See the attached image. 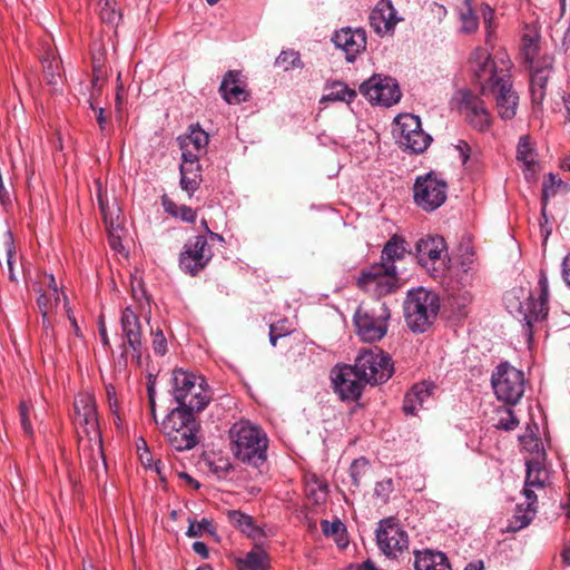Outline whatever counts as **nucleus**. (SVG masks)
<instances>
[{"label":"nucleus","instance_id":"14","mask_svg":"<svg viewBox=\"0 0 570 570\" xmlns=\"http://www.w3.org/2000/svg\"><path fill=\"white\" fill-rule=\"evenodd\" d=\"M379 549L389 558H397L409 548V537L394 518L381 520L376 529Z\"/></svg>","mask_w":570,"mask_h":570},{"label":"nucleus","instance_id":"38","mask_svg":"<svg viewBox=\"0 0 570 570\" xmlns=\"http://www.w3.org/2000/svg\"><path fill=\"white\" fill-rule=\"evenodd\" d=\"M276 66L282 67L284 70L294 68H302L299 53L295 50H284L279 53L275 61Z\"/></svg>","mask_w":570,"mask_h":570},{"label":"nucleus","instance_id":"35","mask_svg":"<svg viewBox=\"0 0 570 570\" xmlns=\"http://www.w3.org/2000/svg\"><path fill=\"white\" fill-rule=\"evenodd\" d=\"M240 570H266L268 558L264 550L255 548L238 562Z\"/></svg>","mask_w":570,"mask_h":570},{"label":"nucleus","instance_id":"45","mask_svg":"<svg viewBox=\"0 0 570 570\" xmlns=\"http://www.w3.org/2000/svg\"><path fill=\"white\" fill-rule=\"evenodd\" d=\"M306 494L311 500L314 501V503L320 504L326 499L327 485L318 480H315L314 483L307 484Z\"/></svg>","mask_w":570,"mask_h":570},{"label":"nucleus","instance_id":"53","mask_svg":"<svg viewBox=\"0 0 570 570\" xmlns=\"http://www.w3.org/2000/svg\"><path fill=\"white\" fill-rule=\"evenodd\" d=\"M7 245H8V249H7V265H8L9 278L12 282H17V277H16L14 272H13V256H14V252H13V240H12L11 233H8Z\"/></svg>","mask_w":570,"mask_h":570},{"label":"nucleus","instance_id":"12","mask_svg":"<svg viewBox=\"0 0 570 570\" xmlns=\"http://www.w3.org/2000/svg\"><path fill=\"white\" fill-rule=\"evenodd\" d=\"M448 184L433 171L419 176L413 186L414 203L425 212H433L446 200Z\"/></svg>","mask_w":570,"mask_h":570},{"label":"nucleus","instance_id":"55","mask_svg":"<svg viewBox=\"0 0 570 570\" xmlns=\"http://www.w3.org/2000/svg\"><path fill=\"white\" fill-rule=\"evenodd\" d=\"M90 109L95 112L96 120L99 125V129L105 132L108 125V117L105 114V109L101 107H97L94 105V102L90 101L89 104Z\"/></svg>","mask_w":570,"mask_h":570},{"label":"nucleus","instance_id":"11","mask_svg":"<svg viewBox=\"0 0 570 570\" xmlns=\"http://www.w3.org/2000/svg\"><path fill=\"white\" fill-rule=\"evenodd\" d=\"M491 381L497 397L508 404H517L524 393L523 372L509 363L498 365Z\"/></svg>","mask_w":570,"mask_h":570},{"label":"nucleus","instance_id":"64","mask_svg":"<svg viewBox=\"0 0 570 570\" xmlns=\"http://www.w3.org/2000/svg\"><path fill=\"white\" fill-rule=\"evenodd\" d=\"M122 102H124L122 88L119 87L117 90V94H116V112L117 114H119L121 111Z\"/></svg>","mask_w":570,"mask_h":570},{"label":"nucleus","instance_id":"61","mask_svg":"<svg viewBox=\"0 0 570 570\" xmlns=\"http://www.w3.org/2000/svg\"><path fill=\"white\" fill-rule=\"evenodd\" d=\"M193 550L195 553L199 554L202 558H208V549L207 546L202 541H196L193 543Z\"/></svg>","mask_w":570,"mask_h":570},{"label":"nucleus","instance_id":"41","mask_svg":"<svg viewBox=\"0 0 570 570\" xmlns=\"http://www.w3.org/2000/svg\"><path fill=\"white\" fill-rule=\"evenodd\" d=\"M98 7L100 17L105 22L116 23L120 19V13L114 0H100Z\"/></svg>","mask_w":570,"mask_h":570},{"label":"nucleus","instance_id":"6","mask_svg":"<svg viewBox=\"0 0 570 570\" xmlns=\"http://www.w3.org/2000/svg\"><path fill=\"white\" fill-rule=\"evenodd\" d=\"M173 396L177 407L188 411H203L212 399L206 380L184 370L173 372Z\"/></svg>","mask_w":570,"mask_h":570},{"label":"nucleus","instance_id":"23","mask_svg":"<svg viewBox=\"0 0 570 570\" xmlns=\"http://www.w3.org/2000/svg\"><path fill=\"white\" fill-rule=\"evenodd\" d=\"M332 41L345 52L348 62H353L366 48V35L363 29L343 28L334 33Z\"/></svg>","mask_w":570,"mask_h":570},{"label":"nucleus","instance_id":"31","mask_svg":"<svg viewBox=\"0 0 570 570\" xmlns=\"http://www.w3.org/2000/svg\"><path fill=\"white\" fill-rule=\"evenodd\" d=\"M550 62L543 67L532 66L530 95L533 105H541L546 97V86L550 77Z\"/></svg>","mask_w":570,"mask_h":570},{"label":"nucleus","instance_id":"4","mask_svg":"<svg viewBox=\"0 0 570 570\" xmlns=\"http://www.w3.org/2000/svg\"><path fill=\"white\" fill-rule=\"evenodd\" d=\"M73 423L78 429H81L79 433L86 436H80L82 453H86V443H89L91 448L90 455L94 459H101L104 461L102 439L99 430L96 401L92 394L83 392L75 397Z\"/></svg>","mask_w":570,"mask_h":570},{"label":"nucleus","instance_id":"42","mask_svg":"<svg viewBox=\"0 0 570 570\" xmlns=\"http://www.w3.org/2000/svg\"><path fill=\"white\" fill-rule=\"evenodd\" d=\"M199 157L196 153L187 150V154H181L180 174L191 175V173L200 174Z\"/></svg>","mask_w":570,"mask_h":570},{"label":"nucleus","instance_id":"52","mask_svg":"<svg viewBox=\"0 0 570 570\" xmlns=\"http://www.w3.org/2000/svg\"><path fill=\"white\" fill-rule=\"evenodd\" d=\"M153 334V348L156 354L165 355L167 352V341L161 330L151 332Z\"/></svg>","mask_w":570,"mask_h":570},{"label":"nucleus","instance_id":"51","mask_svg":"<svg viewBox=\"0 0 570 570\" xmlns=\"http://www.w3.org/2000/svg\"><path fill=\"white\" fill-rule=\"evenodd\" d=\"M393 491L392 479H384L375 484L374 493L383 502H387L390 494Z\"/></svg>","mask_w":570,"mask_h":570},{"label":"nucleus","instance_id":"17","mask_svg":"<svg viewBox=\"0 0 570 570\" xmlns=\"http://www.w3.org/2000/svg\"><path fill=\"white\" fill-rule=\"evenodd\" d=\"M213 255L206 236L198 235L185 244L179 256V266L185 273L195 276L207 266Z\"/></svg>","mask_w":570,"mask_h":570},{"label":"nucleus","instance_id":"3","mask_svg":"<svg viewBox=\"0 0 570 570\" xmlns=\"http://www.w3.org/2000/svg\"><path fill=\"white\" fill-rule=\"evenodd\" d=\"M230 450L236 459L259 468L267 459L268 439L266 433L249 421H239L229 430Z\"/></svg>","mask_w":570,"mask_h":570},{"label":"nucleus","instance_id":"43","mask_svg":"<svg viewBox=\"0 0 570 570\" xmlns=\"http://www.w3.org/2000/svg\"><path fill=\"white\" fill-rule=\"evenodd\" d=\"M292 326L287 320H281L277 323L271 324L269 326V342L273 346H276L277 340L287 336L292 333Z\"/></svg>","mask_w":570,"mask_h":570},{"label":"nucleus","instance_id":"13","mask_svg":"<svg viewBox=\"0 0 570 570\" xmlns=\"http://www.w3.org/2000/svg\"><path fill=\"white\" fill-rule=\"evenodd\" d=\"M399 278L394 264H374L364 271L357 285L376 296L386 295L397 287Z\"/></svg>","mask_w":570,"mask_h":570},{"label":"nucleus","instance_id":"48","mask_svg":"<svg viewBox=\"0 0 570 570\" xmlns=\"http://www.w3.org/2000/svg\"><path fill=\"white\" fill-rule=\"evenodd\" d=\"M202 183V175L191 173V175L180 174L179 185L183 190L187 191L189 197L199 188Z\"/></svg>","mask_w":570,"mask_h":570},{"label":"nucleus","instance_id":"20","mask_svg":"<svg viewBox=\"0 0 570 570\" xmlns=\"http://www.w3.org/2000/svg\"><path fill=\"white\" fill-rule=\"evenodd\" d=\"M43 283L46 288L39 295L37 299L38 307L42 314V326L46 331L47 337L51 336L49 331L52 328L50 315L56 313L60 306L62 297V308L67 312L68 301L62 291L59 289L58 284L52 274H46Z\"/></svg>","mask_w":570,"mask_h":570},{"label":"nucleus","instance_id":"34","mask_svg":"<svg viewBox=\"0 0 570 570\" xmlns=\"http://www.w3.org/2000/svg\"><path fill=\"white\" fill-rule=\"evenodd\" d=\"M327 91L328 92L323 97V100L326 101H344L351 104L356 97V91L342 81H334L328 85Z\"/></svg>","mask_w":570,"mask_h":570},{"label":"nucleus","instance_id":"25","mask_svg":"<svg viewBox=\"0 0 570 570\" xmlns=\"http://www.w3.org/2000/svg\"><path fill=\"white\" fill-rule=\"evenodd\" d=\"M434 389L435 385L432 382H421L413 385L404 397V413L416 415L421 409L431 405L433 403Z\"/></svg>","mask_w":570,"mask_h":570},{"label":"nucleus","instance_id":"62","mask_svg":"<svg viewBox=\"0 0 570 570\" xmlns=\"http://www.w3.org/2000/svg\"><path fill=\"white\" fill-rule=\"evenodd\" d=\"M562 276L567 285L570 286V254L563 259Z\"/></svg>","mask_w":570,"mask_h":570},{"label":"nucleus","instance_id":"30","mask_svg":"<svg viewBox=\"0 0 570 570\" xmlns=\"http://www.w3.org/2000/svg\"><path fill=\"white\" fill-rule=\"evenodd\" d=\"M415 570H452L448 557L440 551H417L414 561Z\"/></svg>","mask_w":570,"mask_h":570},{"label":"nucleus","instance_id":"1","mask_svg":"<svg viewBox=\"0 0 570 570\" xmlns=\"http://www.w3.org/2000/svg\"><path fill=\"white\" fill-rule=\"evenodd\" d=\"M501 63L502 66L498 67L484 48H476L470 58V67L481 94H491L495 99L499 116L503 120H510L517 114L519 97L510 80V60H502Z\"/></svg>","mask_w":570,"mask_h":570},{"label":"nucleus","instance_id":"15","mask_svg":"<svg viewBox=\"0 0 570 570\" xmlns=\"http://www.w3.org/2000/svg\"><path fill=\"white\" fill-rule=\"evenodd\" d=\"M360 92L370 102L385 107L396 104L401 98V90L395 79L382 75H373L364 81L360 86Z\"/></svg>","mask_w":570,"mask_h":570},{"label":"nucleus","instance_id":"18","mask_svg":"<svg viewBox=\"0 0 570 570\" xmlns=\"http://www.w3.org/2000/svg\"><path fill=\"white\" fill-rule=\"evenodd\" d=\"M397 126L400 146L413 154L423 153L432 141L431 136L422 130L417 116L403 115L397 119Z\"/></svg>","mask_w":570,"mask_h":570},{"label":"nucleus","instance_id":"44","mask_svg":"<svg viewBox=\"0 0 570 570\" xmlns=\"http://www.w3.org/2000/svg\"><path fill=\"white\" fill-rule=\"evenodd\" d=\"M450 299L453 307H456L460 312L468 306L473 296L466 288L451 289Z\"/></svg>","mask_w":570,"mask_h":570},{"label":"nucleus","instance_id":"27","mask_svg":"<svg viewBox=\"0 0 570 570\" xmlns=\"http://www.w3.org/2000/svg\"><path fill=\"white\" fill-rule=\"evenodd\" d=\"M517 160L522 164L525 177L534 176L538 169L535 145L529 135L521 136L517 146Z\"/></svg>","mask_w":570,"mask_h":570},{"label":"nucleus","instance_id":"59","mask_svg":"<svg viewBox=\"0 0 570 570\" xmlns=\"http://www.w3.org/2000/svg\"><path fill=\"white\" fill-rule=\"evenodd\" d=\"M148 401L150 407V415L156 424H158L157 414H156V390L154 384H149L147 387Z\"/></svg>","mask_w":570,"mask_h":570},{"label":"nucleus","instance_id":"24","mask_svg":"<svg viewBox=\"0 0 570 570\" xmlns=\"http://www.w3.org/2000/svg\"><path fill=\"white\" fill-rule=\"evenodd\" d=\"M120 323L122 334L132 351V358L139 364L142 356L141 325L139 317L131 307H126L121 313Z\"/></svg>","mask_w":570,"mask_h":570},{"label":"nucleus","instance_id":"37","mask_svg":"<svg viewBox=\"0 0 570 570\" xmlns=\"http://www.w3.org/2000/svg\"><path fill=\"white\" fill-rule=\"evenodd\" d=\"M519 424V420L517 419L513 410L510 407H503L498 411V419L495 422V428L504 431H512Z\"/></svg>","mask_w":570,"mask_h":570},{"label":"nucleus","instance_id":"22","mask_svg":"<svg viewBox=\"0 0 570 570\" xmlns=\"http://www.w3.org/2000/svg\"><path fill=\"white\" fill-rule=\"evenodd\" d=\"M99 207L104 217L110 247L118 253H121L125 247L122 237L125 229L120 218V208L117 204L109 205L104 200L101 194L98 195Z\"/></svg>","mask_w":570,"mask_h":570},{"label":"nucleus","instance_id":"56","mask_svg":"<svg viewBox=\"0 0 570 570\" xmlns=\"http://www.w3.org/2000/svg\"><path fill=\"white\" fill-rule=\"evenodd\" d=\"M196 212L185 205L177 207V213H175V217H179L181 220L188 223H194L196 220Z\"/></svg>","mask_w":570,"mask_h":570},{"label":"nucleus","instance_id":"8","mask_svg":"<svg viewBox=\"0 0 570 570\" xmlns=\"http://www.w3.org/2000/svg\"><path fill=\"white\" fill-rule=\"evenodd\" d=\"M440 308L438 295L423 287L407 292L404 301V317L413 332H425L436 318Z\"/></svg>","mask_w":570,"mask_h":570},{"label":"nucleus","instance_id":"21","mask_svg":"<svg viewBox=\"0 0 570 570\" xmlns=\"http://www.w3.org/2000/svg\"><path fill=\"white\" fill-rule=\"evenodd\" d=\"M417 262L421 266L438 272L446 266V244L441 236H425L415 245Z\"/></svg>","mask_w":570,"mask_h":570},{"label":"nucleus","instance_id":"33","mask_svg":"<svg viewBox=\"0 0 570 570\" xmlns=\"http://www.w3.org/2000/svg\"><path fill=\"white\" fill-rule=\"evenodd\" d=\"M227 519L237 529H239L243 533L247 534L252 538H257L261 534V530L254 525L252 517L237 511V510H228Z\"/></svg>","mask_w":570,"mask_h":570},{"label":"nucleus","instance_id":"54","mask_svg":"<svg viewBox=\"0 0 570 570\" xmlns=\"http://www.w3.org/2000/svg\"><path fill=\"white\" fill-rule=\"evenodd\" d=\"M19 411H20L21 425H22L24 433L28 435H32L33 430H32L31 422L29 421V417H28L29 405L26 402H21Z\"/></svg>","mask_w":570,"mask_h":570},{"label":"nucleus","instance_id":"39","mask_svg":"<svg viewBox=\"0 0 570 570\" xmlns=\"http://www.w3.org/2000/svg\"><path fill=\"white\" fill-rule=\"evenodd\" d=\"M480 13L483 18V23L485 28V40L487 42H490L497 28L495 12L489 4L482 3L480 7Z\"/></svg>","mask_w":570,"mask_h":570},{"label":"nucleus","instance_id":"32","mask_svg":"<svg viewBox=\"0 0 570 570\" xmlns=\"http://www.w3.org/2000/svg\"><path fill=\"white\" fill-rule=\"evenodd\" d=\"M460 32L470 35L479 29V17L472 8V0H463L458 9Z\"/></svg>","mask_w":570,"mask_h":570},{"label":"nucleus","instance_id":"9","mask_svg":"<svg viewBox=\"0 0 570 570\" xmlns=\"http://www.w3.org/2000/svg\"><path fill=\"white\" fill-rule=\"evenodd\" d=\"M391 313L384 302L362 303L354 314L357 336L364 342L382 340L389 327Z\"/></svg>","mask_w":570,"mask_h":570},{"label":"nucleus","instance_id":"28","mask_svg":"<svg viewBox=\"0 0 570 570\" xmlns=\"http://www.w3.org/2000/svg\"><path fill=\"white\" fill-rule=\"evenodd\" d=\"M371 26L380 33H387L396 24L395 11L389 1H381L370 16Z\"/></svg>","mask_w":570,"mask_h":570},{"label":"nucleus","instance_id":"58","mask_svg":"<svg viewBox=\"0 0 570 570\" xmlns=\"http://www.w3.org/2000/svg\"><path fill=\"white\" fill-rule=\"evenodd\" d=\"M321 527L326 535H334L342 529L343 524L341 521L330 522L327 520H324L322 521Z\"/></svg>","mask_w":570,"mask_h":570},{"label":"nucleus","instance_id":"47","mask_svg":"<svg viewBox=\"0 0 570 570\" xmlns=\"http://www.w3.org/2000/svg\"><path fill=\"white\" fill-rule=\"evenodd\" d=\"M522 50L525 59L532 63L538 50V36L534 33H524L522 36Z\"/></svg>","mask_w":570,"mask_h":570},{"label":"nucleus","instance_id":"16","mask_svg":"<svg viewBox=\"0 0 570 570\" xmlns=\"http://www.w3.org/2000/svg\"><path fill=\"white\" fill-rule=\"evenodd\" d=\"M458 109L466 121L478 131H487L492 125V117L484 101L470 90L456 94Z\"/></svg>","mask_w":570,"mask_h":570},{"label":"nucleus","instance_id":"63","mask_svg":"<svg viewBox=\"0 0 570 570\" xmlns=\"http://www.w3.org/2000/svg\"><path fill=\"white\" fill-rule=\"evenodd\" d=\"M163 206H164L165 210L173 216H175V213H177V207H179L178 205H176L174 202H171L169 199H164Z\"/></svg>","mask_w":570,"mask_h":570},{"label":"nucleus","instance_id":"2","mask_svg":"<svg viewBox=\"0 0 570 570\" xmlns=\"http://www.w3.org/2000/svg\"><path fill=\"white\" fill-rule=\"evenodd\" d=\"M546 453L538 450V458L525 461L527 474L523 488L525 507L520 503L515 508L513 520L509 525L510 531H518L525 528L537 514L535 490H542L549 483V471L544 465Z\"/></svg>","mask_w":570,"mask_h":570},{"label":"nucleus","instance_id":"57","mask_svg":"<svg viewBox=\"0 0 570 570\" xmlns=\"http://www.w3.org/2000/svg\"><path fill=\"white\" fill-rule=\"evenodd\" d=\"M523 446L534 454L533 458H538V450L544 453V450L538 439L523 438L521 439Z\"/></svg>","mask_w":570,"mask_h":570},{"label":"nucleus","instance_id":"26","mask_svg":"<svg viewBox=\"0 0 570 570\" xmlns=\"http://www.w3.org/2000/svg\"><path fill=\"white\" fill-rule=\"evenodd\" d=\"M242 73L236 70H229L223 78L219 87L222 97L228 104H239L248 100L249 94L243 82Z\"/></svg>","mask_w":570,"mask_h":570},{"label":"nucleus","instance_id":"40","mask_svg":"<svg viewBox=\"0 0 570 570\" xmlns=\"http://www.w3.org/2000/svg\"><path fill=\"white\" fill-rule=\"evenodd\" d=\"M370 463L365 458L355 459L350 466V476L352 479V483L354 487H358L361 484L362 478L368 471Z\"/></svg>","mask_w":570,"mask_h":570},{"label":"nucleus","instance_id":"36","mask_svg":"<svg viewBox=\"0 0 570 570\" xmlns=\"http://www.w3.org/2000/svg\"><path fill=\"white\" fill-rule=\"evenodd\" d=\"M405 253L404 240L397 236H393L382 250L381 264H394L396 259H401Z\"/></svg>","mask_w":570,"mask_h":570},{"label":"nucleus","instance_id":"10","mask_svg":"<svg viewBox=\"0 0 570 570\" xmlns=\"http://www.w3.org/2000/svg\"><path fill=\"white\" fill-rule=\"evenodd\" d=\"M354 365L361 377L372 385L386 382L393 374L391 357L379 347L363 350Z\"/></svg>","mask_w":570,"mask_h":570},{"label":"nucleus","instance_id":"49","mask_svg":"<svg viewBox=\"0 0 570 570\" xmlns=\"http://www.w3.org/2000/svg\"><path fill=\"white\" fill-rule=\"evenodd\" d=\"M214 527L212 525V522L207 519H202L200 521L190 522L189 527L186 531V534L190 538L202 537L203 533H214Z\"/></svg>","mask_w":570,"mask_h":570},{"label":"nucleus","instance_id":"29","mask_svg":"<svg viewBox=\"0 0 570 570\" xmlns=\"http://www.w3.org/2000/svg\"><path fill=\"white\" fill-rule=\"evenodd\" d=\"M208 140V134L198 125L190 126L189 132L183 137H179L181 154H187L188 150L193 154L196 153L197 156H200L206 151Z\"/></svg>","mask_w":570,"mask_h":570},{"label":"nucleus","instance_id":"46","mask_svg":"<svg viewBox=\"0 0 570 570\" xmlns=\"http://www.w3.org/2000/svg\"><path fill=\"white\" fill-rule=\"evenodd\" d=\"M42 66L50 83H56V76L58 75V70L60 68V59H58L53 53H47L42 58Z\"/></svg>","mask_w":570,"mask_h":570},{"label":"nucleus","instance_id":"19","mask_svg":"<svg viewBox=\"0 0 570 570\" xmlns=\"http://www.w3.org/2000/svg\"><path fill=\"white\" fill-rule=\"evenodd\" d=\"M331 380L335 393L343 401H356L361 397L365 380L355 365H337L331 372Z\"/></svg>","mask_w":570,"mask_h":570},{"label":"nucleus","instance_id":"50","mask_svg":"<svg viewBox=\"0 0 570 570\" xmlns=\"http://www.w3.org/2000/svg\"><path fill=\"white\" fill-rule=\"evenodd\" d=\"M106 395H107L110 412L115 416V424L119 428L121 420H120V416L118 413L119 405H118L116 389L114 387V385H111V384L106 385Z\"/></svg>","mask_w":570,"mask_h":570},{"label":"nucleus","instance_id":"5","mask_svg":"<svg viewBox=\"0 0 570 570\" xmlns=\"http://www.w3.org/2000/svg\"><path fill=\"white\" fill-rule=\"evenodd\" d=\"M539 298L534 299L531 295L524 302H520L518 293L511 291L505 294L504 302L510 313H515L518 317L524 321L527 335L531 338L534 323L543 321L548 315L549 282L544 271L539 273Z\"/></svg>","mask_w":570,"mask_h":570},{"label":"nucleus","instance_id":"7","mask_svg":"<svg viewBox=\"0 0 570 570\" xmlns=\"http://www.w3.org/2000/svg\"><path fill=\"white\" fill-rule=\"evenodd\" d=\"M198 429L193 411L184 407L171 410L160 424L167 442L176 451H187L196 446Z\"/></svg>","mask_w":570,"mask_h":570},{"label":"nucleus","instance_id":"60","mask_svg":"<svg viewBox=\"0 0 570 570\" xmlns=\"http://www.w3.org/2000/svg\"><path fill=\"white\" fill-rule=\"evenodd\" d=\"M455 148L460 154L462 163L466 164L468 159L470 158V151H471L469 144L464 140H460L458 142V145L455 146Z\"/></svg>","mask_w":570,"mask_h":570}]
</instances>
